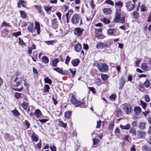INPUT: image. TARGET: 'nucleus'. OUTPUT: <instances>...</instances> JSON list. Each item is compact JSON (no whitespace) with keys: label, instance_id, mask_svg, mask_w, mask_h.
<instances>
[{"label":"nucleus","instance_id":"f257e3e1","mask_svg":"<svg viewBox=\"0 0 151 151\" xmlns=\"http://www.w3.org/2000/svg\"><path fill=\"white\" fill-rule=\"evenodd\" d=\"M69 96H71L70 99V102L74 105L75 107H80V108H85L86 107V105L85 102L77 100L75 96L73 93H70L69 95Z\"/></svg>","mask_w":151,"mask_h":151},{"label":"nucleus","instance_id":"f03ea898","mask_svg":"<svg viewBox=\"0 0 151 151\" xmlns=\"http://www.w3.org/2000/svg\"><path fill=\"white\" fill-rule=\"evenodd\" d=\"M121 9H116L115 16L114 20V22L116 23H120L123 24L125 22V15H124L121 19Z\"/></svg>","mask_w":151,"mask_h":151},{"label":"nucleus","instance_id":"7ed1b4c3","mask_svg":"<svg viewBox=\"0 0 151 151\" xmlns=\"http://www.w3.org/2000/svg\"><path fill=\"white\" fill-rule=\"evenodd\" d=\"M80 20L79 25L81 26L82 24V19L77 14H74L71 19V22L73 24H78L79 23Z\"/></svg>","mask_w":151,"mask_h":151},{"label":"nucleus","instance_id":"20e7f679","mask_svg":"<svg viewBox=\"0 0 151 151\" xmlns=\"http://www.w3.org/2000/svg\"><path fill=\"white\" fill-rule=\"evenodd\" d=\"M97 67L99 70L101 72H107L108 71V66L105 63H98Z\"/></svg>","mask_w":151,"mask_h":151},{"label":"nucleus","instance_id":"39448f33","mask_svg":"<svg viewBox=\"0 0 151 151\" xmlns=\"http://www.w3.org/2000/svg\"><path fill=\"white\" fill-rule=\"evenodd\" d=\"M42 115V113L39 109H36L34 113L31 112L29 114V116H30L32 117L35 115L37 118L40 117Z\"/></svg>","mask_w":151,"mask_h":151},{"label":"nucleus","instance_id":"423d86ee","mask_svg":"<svg viewBox=\"0 0 151 151\" xmlns=\"http://www.w3.org/2000/svg\"><path fill=\"white\" fill-rule=\"evenodd\" d=\"M125 6L129 11L130 12L135 7V4L134 3L132 4L131 1H128L125 2Z\"/></svg>","mask_w":151,"mask_h":151},{"label":"nucleus","instance_id":"0eeeda50","mask_svg":"<svg viewBox=\"0 0 151 151\" xmlns=\"http://www.w3.org/2000/svg\"><path fill=\"white\" fill-rule=\"evenodd\" d=\"M108 45L106 43H104L101 42H99L97 43L96 45V48L98 49H104L108 47Z\"/></svg>","mask_w":151,"mask_h":151},{"label":"nucleus","instance_id":"6e6552de","mask_svg":"<svg viewBox=\"0 0 151 151\" xmlns=\"http://www.w3.org/2000/svg\"><path fill=\"white\" fill-rule=\"evenodd\" d=\"M14 82H15L16 83L14 86L15 87L13 88V90L14 91H21L23 89V86H22L20 88H17L22 83V80H19V81H17V80H16V81Z\"/></svg>","mask_w":151,"mask_h":151},{"label":"nucleus","instance_id":"1a4fd4ad","mask_svg":"<svg viewBox=\"0 0 151 151\" xmlns=\"http://www.w3.org/2000/svg\"><path fill=\"white\" fill-rule=\"evenodd\" d=\"M83 31L84 29L83 28L78 27L74 29V33L75 35L79 37L82 35Z\"/></svg>","mask_w":151,"mask_h":151},{"label":"nucleus","instance_id":"9d476101","mask_svg":"<svg viewBox=\"0 0 151 151\" xmlns=\"http://www.w3.org/2000/svg\"><path fill=\"white\" fill-rule=\"evenodd\" d=\"M146 132L145 131L138 130L137 131V136L139 139H143L145 137Z\"/></svg>","mask_w":151,"mask_h":151},{"label":"nucleus","instance_id":"9b49d317","mask_svg":"<svg viewBox=\"0 0 151 151\" xmlns=\"http://www.w3.org/2000/svg\"><path fill=\"white\" fill-rule=\"evenodd\" d=\"M102 29L101 28L95 29V36L96 37H99L101 35Z\"/></svg>","mask_w":151,"mask_h":151},{"label":"nucleus","instance_id":"f8f14e48","mask_svg":"<svg viewBox=\"0 0 151 151\" xmlns=\"http://www.w3.org/2000/svg\"><path fill=\"white\" fill-rule=\"evenodd\" d=\"M74 50L77 52H80L82 49V46L79 42H78L74 46Z\"/></svg>","mask_w":151,"mask_h":151},{"label":"nucleus","instance_id":"ddd939ff","mask_svg":"<svg viewBox=\"0 0 151 151\" xmlns=\"http://www.w3.org/2000/svg\"><path fill=\"white\" fill-rule=\"evenodd\" d=\"M80 62V60L78 58L72 60L71 61V63L74 67L78 66Z\"/></svg>","mask_w":151,"mask_h":151},{"label":"nucleus","instance_id":"4468645a","mask_svg":"<svg viewBox=\"0 0 151 151\" xmlns=\"http://www.w3.org/2000/svg\"><path fill=\"white\" fill-rule=\"evenodd\" d=\"M123 108L127 114H129L131 113V107L130 106L125 105Z\"/></svg>","mask_w":151,"mask_h":151},{"label":"nucleus","instance_id":"2eb2a0df","mask_svg":"<svg viewBox=\"0 0 151 151\" xmlns=\"http://www.w3.org/2000/svg\"><path fill=\"white\" fill-rule=\"evenodd\" d=\"M116 32V30L115 29H110L107 31V34L110 35H116L115 33Z\"/></svg>","mask_w":151,"mask_h":151},{"label":"nucleus","instance_id":"dca6fc26","mask_svg":"<svg viewBox=\"0 0 151 151\" xmlns=\"http://www.w3.org/2000/svg\"><path fill=\"white\" fill-rule=\"evenodd\" d=\"M31 139L33 141L35 142H37L38 141L39 139L38 137V135L33 132L31 136Z\"/></svg>","mask_w":151,"mask_h":151},{"label":"nucleus","instance_id":"f3484780","mask_svg":"<svg viewBox=\"0 0 151 151\" xmlns=\"http://www.w3.org/2000/svg\"><path fill=\"white\" fill-rule=\"evenodd\" d=\"M35 28L37 30V33L39 35L40 33V23L37 22H35Z\"/></svg>","mask_w":151,"mask_h":151},{"label":"nucleus","instance_id":"a211bd4d","mask_svg":"<svg viewBox=\"0 0 151 151\" xmlns=\"http://www.w3.org/2000/svg\"><path fill=\"white\" fill-rule=\"evenodd\" d=\"M51 26L53 27H56L58 26V22L57 19L56 18H53L51 22Z\"/></svg>","mask_w":151,"mask_h":151},{"label":"nucleus","instance_id":"6ab92c4d","mask_svg":"<svg viewBox=\"0 0 151 151\" xmlns=\"http://www.w3.org/2000/svg\"><path fill=\"white\" fill-rule=\"evenodd\" d=\"M119 87V88L122 89L125 82V79L124 78H122L120 80Z\"/></svg>","mask_w":151,"mask_h":151},{"label":"nucleus","instance_id":"aec40b11","mask_svg":"<svg viewBox=\"0 0 151 151\" xmlns=\"http://www.w3.org/2000/svg\"><path fill=\"white\" fill-rule=\"evenodd\" d=\"M141 68L143 70L147 71L149 70V67L145 63H143L141 66Z\"/></svg>","mask_w":151,"mask_h":151},{"label":"nucleus","instance_id":"412c9836","mask_svg":"<svg viewBox=\"0 0 151 151\" xmlns=\"http://www.w3.org/2000/svg\"><path fill=\"white\" fill-rule=\"evenodd\" d=\"M134 111L135 114L137 115L139 114L141 112V109L139 106H137L134 107Z\"/></svg>","mask_w":151,"mask_h":151},{"label":"nucleus","instance_id":"4be33fe9","mask_svg":"<svg viewBox=\"0 0 151 151\" xmlns=\"http://www.w3.org/2000/svg\"><path fill=\"white\" fill-rule=\"evenodd\" d=\"M144 84L140 82L139 84V90L141 92H144L146 91L145 88H144Z\"/></svg>","mask_w":151,"mask_h":151},{"label":"nucleus","instance_id":"5701e85b","mask_svg":"<svg viewBox=\"0 0 151 151\" xmlns=\"http://www.w3.org/2000/svg\"><path fill=\"white\" fill-rule=\"evenodd\" d=\"M103 12L106 14L109 15L111 14L112 12L110 8H105L103 9Z\"/></svg>","mask_w":151,"mask_h":151},{"label":"nucleus","instance_id":"b1692460","mask_svg":"<svg viewBox=\"0 0 151 151\" xmlns=\"http://www.w3.org/2000/svg\"><path fill=\"white\" fill-rule=\"evenodd\" d=\"M36 49V46L35 44H33L31 47H29L28 48V52L29 54H31L32 53V50Z\"/></svg>","mask_w":151,"mask_h":151},{"label":"nucleus","instance_id":"393cba45","mask_svg":"<svg viewBox=\"0 0 151 151\" xmlns=\"http://www.w3.org/2000/svg\"><path fill=\"white\" fill-rule=\"evenodd\" d=\"M34 25L33 23H31L28 26L27 29L31 32L33 33L35 31L33 28Z\"/></svg>","mask_w":151,"mask_h":151},{"label":"nucleus","instance_id":"a878e982","mask_svg":"<svg viewBox=\"0 0 151 151\" xmlns=\"http://www.w3.org/2000/svg\"><path fill=\"white\" fill-rule=\"evenodd\" d=\"M100 21L103 22L104 24H109L110 22V21L109 19H107L106 18H104L100 19Z\"/></svg>","mask_w":151,"mask_h":151},{"label":"nucleus","instance_id":"bb28decb","mask_svg":"<svg viewBox=\"0 0 151 151\" xmlns=\"http://www.w3.org/2000/svg\"><path fill=\"white\" fill-rule=\"evenodd\" d=\"M29 104L28 102L24 101L22 104L21 105L23 109L26 110L27 109L28 107L29 106Z\"/></svg>","mask_w":151,"mask_h":151},{"label":"nucleus","instance_id":"cd10ccee","mask_svg":"<svg viewBox=\"0 0 151 151\" xmlns=\"http://www.w3.org/2000/svg\"><path fill=\"white\" fill-rule=\"evenodd\" d=\"M114 126V121L113 120L110 122L108 125V129L109 130H113Z\"/></svg>","mask_w":151,"mask_h":151},{"label":"nucleus","instance_id":"c85d7f7f","mask_svg":"<svg viewBox=\"0 0 151 151\" xmlns=\"http://www.w3.org/2000/svg\"><path fill=\"white\" fill-rule=\"evenodd\" d=\"M115 6H118L119 7V8L117 9H121V8L123 6V3L122 2L120 1H119L118 2H115Z\"/></svg>","mask_w":151,"mask_h":151},{"label":"nucleus","instance_id":"c756f323","mask_svg":"<svg viewBox=\"0 0 151 151\" xmlns=\"http://www.w3.org/2000/svg\"><path fill=\"white\" fill-rule=\"evenodd\" d=\"M50 88V86L48 84L45 85L43 88L44 93H49Z\"/></svg>","mask_w":151,"mask_h":151},{"label":"nucleus","instance_id":"7c9ffc66","mask_svg":"<svg viewBox=\"0 0 151 151\" xmlns=\"http://www.w3.org/2000/svg\"><path fill=\"white\" fill-rule=\"evenodd\" d=\"M72 111H68L65 112V117L67 119H69L71 115Z\"/></svg>","mask_w":151,"mask_h":151},{"label":"nucleus","instance_id":"2f4dec72","mask_svg":"<svg viewBox=\"0 0 151 151\" xmlns=\"http://www.w3.org/2000/svg\"><path fill=\"white\" fill-rule=\"evenodd\" d=\"M19 12L21 17L24 19H25L27 18V14L25 12L23 11L20 10Z\"/></svg>","mask_w":151,"mask_h":151},{"label":"nucleus","instance_id":"473e14b6","mask_svg":"<svg viewBox=\"0 0 151 151\" xmlns=\"http://www.w3.org/2000/svg\"><path fill=\"white\" fill-rule=\"evenodd\" d=\"M37 52H34L33 53V56H31L32 60L34 62L36 61V59L37 58Z\"/></svg>","mask_w":151,"mask_h":151},{"label":"nucleus","instance_id":"72a5a7b5","mask_svg":"<svg viewBox=\"0 0 151 151\" xmlns=\"http://www.w3.org/2000/svg\"><path fill=\"white\" fill-rule=\"evenodd\" d=\"M59 62V59L57 58L53 60L52 62V65L53 67H56L57 65V63Z\"/></svg>","mask_w":151,"mask_h":151},{"label":"nucleus","instance_id":"f704fd0d","mask_svg":"<svg viewBox=\"0 0 151 151\" xmlns=\"http://www.w3.org/2000/svg\"><path fill=\"white\" fill-rule=\"evenodd\" d=\"M130 125L129 124H127L126 125L123 126L122 125H120V127L122 129H129L130 128Z\"/></svg>","mask_w":151,"mask_h":151},{"label":"nucleus","instance_id":"c9c22d12","mask_svg":"<svg viewBox=\"0 0 151 151\" xmlns=\"http://www.w3.org/2000/svg\"><path fill=\"white\" fill-rule=\"evenodd\" d=\"M34 7L37 9L39 13H41L43 12V10L42 8L41 5H35Z\"/></svg>","mask_w":151,"mask_h":151},{"label":"nucleus","instance_id":"e433bc0d","mask_svg":"<svg viewBox=\"0 0 151 151\" xmlns=\"http://www.w3.org/2000/svg\"><path fill=\"white\" fill-rule=\"evenodd\" d=\"M42 60L45 64L48 63L49 62V59L47 57L45 56H43L42 58Z\"/></svg>","mask_w":151,"mask_h":151},{"label":"nucleus","instance_id":"4c0bfd02","mask_svg":"<svg viewBox=\"0 0 151 151\" xmlns=\"http://www.w3.org/2000/svg\"><path fill=\"white\" fill-rule=\"evenodd\" d=\"M101 78L103 81H106L108 79V76L107 74H101Z\"/></svg>","mask_w":151,"mask_h":151},{"label":"nucleus","instance_id":"58836bf2","mask_svg":"<svg viewBox=\"0 0 151 151\" xmlns=\"http://www.w3.org/2000/svg\"><path fill=\"white\" fill-rule=\"evenodd\" d=\"M131 14H133L134 17L136 19H138L139 17V14L136 11L133 12Z\"/></svg>","mask_w":151,"mask_h":151},{"label":"nucleus","instance_id":"ea45409f","mask_svg":"<svg viewBox=\"0 0 151 151\" xmlns=\"http://www.w3.org/2000/svg\"><path fill=\"white\" fill-rule=\"evenodd\" d=\"M146 124L145 122L140 123L139 125V127L141 129H144L145 128Z\"/></svg>","mask_w":151,"mask_h":151},{"label":"nucleus","instance_id":"a19ab883","mask_svg":"<svg viewBox=\"0 0 151 151\" xmlns=\"http://www.w3.org/2000/svg\"><path fill=\"white\" fill-rule=\"evenodd\" d=\"M129 133H131L133 135L136 136V131L135 129L133 127H132L129 131Z\"/></svg>","mask_w":151,"mask_h":151},{"label":"nucleus","instance_id":"79ce46f5","mask_svg":"<svg viewBox=\"0 0 151 151\" xmlns=\"http://www.w3.org/2000/svg\"><path fill=\"white\" fill-rule=\"evenodd\" d=\"M69 70L70 71V72L71 73V74L72 75V77H74L76 74V69L74 68H73V70L71 68H70L69 69Z\"/></svg>","mask_w":151,"mask_h":151},{"label":"nucleus","instance_id":"37998d69","mask_svg":"<svg viewBox=\"0 0 151 151\" xmlns=\"http://www.w3.org/2000/svg\"><path fill=\"white\" fill-rule=\"evenodd\" d=\"M5 138L8 141H11L12 140V136L8 133H6L5 134Z\"/></svg>","mask_w":151,"mask_h":151},{"label":"nucleus","instance_id":"c03bdc74","mask_svg":"<svg viewBox=\"0 0 151 151\" xmlns=\"http://www.w3.org/2000/svg\"><path fill=\"white\" fill-rule=\"evenodd\" d=\"M44 81L45 83H47L50 85H51L52 83V81L48 77L45 78Z\"/></svg>","mask_w":151,"mask_h":151},{"label":"nucleus","instance_id":"a18cd8bd","mask_svg":"<svg viewBox=\"0 0 151 151\" xmlns=\"http://www.w3.org/2000/svg\"><path fill=\"white\" fill-rule=\"evenodd\" d=\"M104 4H109L112 6H113L114 5V3L111 0H106L104 1Z\"/></svg>","mask_w":151,"mask_h":151},{"label":"nucleus","instance_id":"49530a36","mask_svg":"<svg viewBox=\"0 0 151 151\" xmlns=\"http://www.w3.org/2000/svg\"><path fill=\"white\" fill-rule=\"evenodd\" d=\"M143 84L145 87L146 88L149 87L150 86V81L147 79H146Z\"/></svg>","mask_w":151,"mask_h":151},{"label":"nucleus","instance_id":"de8ad7c7","mask_svg":"<svg viewBox=\"0 0 151 151\" xmlns=\"http://www.w3.org/2000/svg\"><path fill=\"white\" fill-rule=\"evenodd\" d=\"M92 140L93 142V145H97L100 142L99 140L98 139L96 138H93V139Z\"/></svg>","mask_w":151,"mask_h":151},{"label":"nucleus","instance_id":"09e8293b","mask_svg":"<svg viewBox=\"0 0 151 151\" xmlns=\"http://www.w3.org/2000/svg\"><path fill=\"white\" fill-rule=\"evenodd\" d=\"M12 113L15 116H18L20 115V113L18 112L17 110L15 109V110L12 111Z\"/></svg>","mask_w":151,"mask_h":151},{"label":"nucleus","instance_id":"8fccbe9b","mask_svg":"<svg viewBox=\"0 0 151 151\" xmlns=\"http://www.w3.org/2000/svg\"><path fill=\"white\" fill-rule=\"evenodd\" d=\"M56 42V41L55 40L46 41H45V43L48 45H52L53 43H55Z\"/></svg>","mask_w":151,"mask_h":151},{"label":"nucleus","instance_id":"3c124183","mask_svg":"<svg viewBox=\"0 0 151 151\" xmlns=\"http://www.w3.org/2000/svg\"><path fill=\"white\" fill-rule=\"evenodd\" d=\"M140 105L142 106L143 109H144V110H145L147 105L146 103L143 102L142 100H140Z\"/></svg>","mask_w":151,"mask_h":151},{"label":"nucleus","instance_id":"603ef678","mask_svg":"<svg viewBox=\"0 0 151 151\" xmlns=\"http://www.w3.org/2000/svg\"><path fill=\"white\" fill-rule=\"evenodd\" d=\"M14 96L17 99H19L21 97V93L17 92H15Z\"/></svg>","mask_w":151,"mask_h":151},{"label":"nucleus","instance_id":"864d4df0","mask_svg":"<svg viewBox=\"0 0 151 151\" xmlns=\"http://www.w3.org/2000/svg\"><path fill=\"white\" fill-rule=\"evenodd\" d=\"M12 35L13 36L17 37L18 36L21 35L22 34L21 31H18L13 33Z\"/></svg>","mask_w":151,"mask_h":151},{"label":"nucleus","instance_id":"5fc2aeb1","mask_svg":"<svg viewBox=\"0 0 151 151\" xmlns=\"http://www.w3.org/2000/svg\"><path fill=\"white\" fill-rule=\"evenodd\" d=\"M96 83L98 85H100L102 84V81L100 78H97L96 80Z\"/></svg>","mask_w":151,"mask_h":151},{"label":"nucleus","instance_id":"6e6d98bb","mask_svg":"<svg viewBox=\"0 0 151 151\" xmlns=\"http://www.w3.org/2000/svg\"><path fill=\"white\" fill-rule=\"evenodd\" d=\"M88 88L89 89V91H91L92 93L93 94H95L96 93V92L95 88L93 87H88Z\"/></svg>","mask_w":151,"mask_h":151},{"label":"nucleus","instance_id":"4d7b16f0","mask_svg":"<svg viewBox=\"0 0 151 151\" xmlns=\"http://www.w3.org/2000/svg\"><path fill=\"white\" fill-rule=\"evenodd\" d=\"M4 26L6 27H9L11 26L10 24L9 23H7L4 21L2 23L1 25V27H2Z\"/></svg>","mask_w":151,"mask_h":151},{"label":"nucleus","instance_id":"13d9d810","mask_svg":"<svg viewBox=\"0 0 151 151\" xmlns=\"http://www.w3.org/2000/svg\"><path fill=\"white\" fill-rule=\"evenodd\" d=\"M60 126H61L64 128H65L67 126V124L66 123H64L62 121H60L59 122Z\"/></svg>","mask_w":151,"mask_h":151},{"label":"nucleus","instance_id":"bf43d9fd","mask_svg":"<svg viewBox=\"0 0 151 151\" xmlns=\"http://www.w3.org/2000/svg\"><path fill=\"white\" fill-rule=\"evenodd\" d=\"M19 43L22 45H25V43L23 41V40L20 37H19Z\"/></svg>","mask_w":151,"mask_h":151},{"label":"nucleus","instance_id":"052dcab7","mask_svg":"<svg viewBox=\"0 0 151 151\" xmlns=\"http://www.w3.org/2000/svg\"><path fill=\"white\" fill-rule=\"evenodd\" d=\"M52 8V7L50 6H45L44 7L45 9L47 12H48L49 11L51 10Z\"/></svg>","mask_w":151,"mask_h":151},{"label":"nucleus","instance_id":"680f3d73","mask_svg":"<svg viewBox=\"0 0 151 151\" xmlns=\"http://www.w3.org/2000/svg\"><path fill=\"white\" fill-rule=\"evenodd\" d=\"M42 142L40 139L38 143L36 145V148L40 149L41 147Z\"/></svg>","mask_w":151,"mask_h":151},{"label":"nucleus","instance_id":"e2e57ef3","mask_svg":"<svg viewBox=\"0 0 151 151\" xmlns=\"http://www.w3.org/2000/svg\"><path fill=\"white\" fill-rule=\"evenodd\" d=\"M53 69L55 71H56L60 74L61 72L62 71V70L60 69L58 67L54 68Z\"/></svg>","mask_w":151,"mask_h":151},{"label":"nucleus","instance_id":"0e129e2a","mask_svg":"<svg viewBox=\"0 0 151 151\" xmlns=\"http://www.w3.org/2000/svg\"><path fill=\"white\" fill-rule=\"evenodd\" d=\"M147 9L144 4H142L141 8V11L142 12H145L147 11Z\"/></svg>","mask_w":151,"mask_h":151},{"label":"nucleus","instance_id":"69168bd1","mask_svg":"<svg viewBox=\"0 0 151 151\" xmlns=\"http://www.w3.org/2000/svg\"><path fill=\"white\" fill-rule=\"evenodd\" d=\"M116 98V95L115 94H112L109 97L110 99L112 101H114Z\"/></svg>","mask_w":151,"mask_h":151},{"label":"nucleus","instance_id":"338daca9","mask_svg":"<svg viewBox=\"0 0 151 151\" xmlns=\"http://www.w3.org/2000/svg\"><path fill=\"white\" fill-rule=\"evenodd\" d=\"M70 57L68 55L66 57V59L65 61V63L66 65H68V63L70 62Z\"/></svg>","mask_w":151,"mask_h":151},{"label":"nucleus","instance_id":"774afa93","mask_svg":"<svg viewBox=\"0 0 151 151\" xmlns=\"http://www.w3.org/2000/svg\"><path fill=\"white\" fill-rule=\"evenodd\" d=\"M50 148L51 151H57L56 147L54 145H50Z\"/></svg>","mask_w":151,"mask_h":151}]
</instances>
